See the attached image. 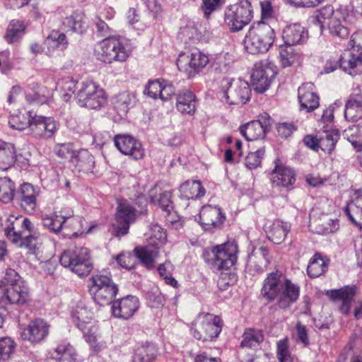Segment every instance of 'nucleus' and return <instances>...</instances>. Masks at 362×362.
<instances>
[{"label":"nucleus","instance_id":"52","mask_svg":"<svg viewBox=\"0 0 362 362\" xmlns=\"http://www.w3.org/2000/svg\"><path fill=\"white\" fill-rule=\"evenodd\" d=\"M89 281V289L90 293H93V290L98 291V289L100 290V288H106V286L114 284L109 274L100 273L95 274L90 278Z\"/></svg>","mask_w":362,"mask_h":362},{"label":"nucleus","instance_id":"23","mask_svg":"<svg viewBox=\"0 0 362 362\" xmlns=\"http://www.w3.org/2000/svg\"><path fill=\"white\" fill-rule=\"evenodd\" d=\"M139 306V300L133 296H127L113 302L112 315L115 317L127 320L133 316Z\"/></svg>","mask_w":362,"mask_h":362},{"label":"nucleus","instance_id":"42","mask_svg":"<svg viewBox=\"0 0 362 362\" xmlns=\"http://www.w3.org/2000/svg\"><path fill=\"white\" fill-rule=\"evenodd\" d=\"M25 30L24 23L20 20H12L6 30L5 35L6 40L8 43H13L17 41L23 35Z\"/></svg>","mask_w":362,"mask_h":362},{"label":"nucleus","instance_id":"35","mask_svg":"<svg viewBox=\"0 0 362 362\" xmlns=\"http://www.w3.org/2000/svg\"><path fill=\"white\" fill-rule=\"evenodd\" d=\"M16 150L11 143L0 140V171H6L16 163Z\"/></svg>","mask_w":362,"mask_h":362},{"label":"nucleus","instance_id":"33","mask_svg":"<svg viewBox=\"0 0 362 362\" xmlns=\"http://www.w3.org/2000/svg\"><path fill=\"white\" fill-rule=\"evenodd\" d=\"M88 27L83 13L74 12L62 21V28L66 32L83 33Z\"/></svg>","mask_w":362,"mask_h":362},{"label":"nucleus","instance_id":"12","mask_svg":"<svg viewBox=\"0 0 362 362\" xmlns=\"http://www.w3.org/2000/svg\"><path fill=\"white\" fill-rule=\"evenodd\" d=\"M214 264L219 269H228L237 262L238 247L235 240L215 246L213 248Z\"/></svg>","mask_w":362,"mask_h":362},{"label":"nucleus","instance_id":"30","mask_svg":"<svg viewBox=\"0 0 362 362\" xmlns=\"http://www.w3.org/2000/svg\"><path fill=\"white\" fill-rule=\"evenodd\" d=\"M17 196L21 202V206L26 211L32 213L35 211L37 206V192L31 184L23 183L21 185Z\"/></svg>","mask_w":362,"mask_h":362},{"label":"nucleus","instance_id":"7","mask_svg":"<svg viewBox=\"0 0 362 362\" xmlns=\"http://www.w3.org/2000/svg\"><path fill=\"white\" fill-rule=\"evenodd\" d=\"M222 329V322L219 317L209 313L199 314L192 325L193 337L202 341L216 338Z\"/></svg>","mask_w":362,"mask_h":362},{"label":"nucleus","instance_id":"31","mask_svg":"<svg viewBox=\"0 0 362 362\" xmlns=\"http://www.w3.org/2000/svg\"><path fill=\"white\" fill-rule=\"evenodd\" d=\"M159 246H153L148 244L146 246L137 247L134 250L136 257L141 263L150 269L153 267L155 262L159 255Z\"/></svg>","mask_w":362,"mask_h":362},{"label":"nucleus","instance_id":"58","mask_svg":"<svg viewBox=\"0 0 362 362\" xmlns=\"http://www.w3.org/2000/svg\"><path fill=\"white\" fill-rule=\"evenodd\" d=\"M276 354L279 362H293L286 339L278 341Z\"/></svg>","mask_w":362,"mask_h":362},{"label":"nucleus","instance_id":"62","mask_svg":"<svg viewBox=\"0 0 362 362\" xmlns=\"http://www.w3.org/2000/svg\"><path fill=\"white\" fill-rule=\"evenodd\" d=\"M221 5V0H202L201 8L204 16L209 18L210 14L218 8Z\"/></svg>","mask_w":362,"mask_h":362},{"label":"nucleus","instance_id":"25","mask_svg":"<svg viewBox=\"0 0 362 362\" xmlns=\"http://www.w3.org/2000/svg\"><path fill=\"white\" fill-rule=\"evenodd\" d=\"M199 222L205 230L219 227L225 220L221 209L211 205L204 206L199 213Z\"/></svg>","mask_w":362,"mask_h":362},{"label":"nucleus","instance_id":"18","mask_svg":"<svg viewBox=\"0 0 362 362\" xmlns=\"http://www.w3.org/2000/svg\"><path fill=\"white\" fill-rule=\"evenodd\" d=\"M209 59L206 54L199 50H194L185 60V56H180L177 65L180 71H184L188 77L194 76L201 71L209 63Z\"/></svg>","mask_w":362,"mask_h":362},{"label":"nucleus","instance_id":"5","mask_svg":"<svg viewBox=\"0 0 362 362\" xmlns=\"http://www.w3.org/2000/svg\"><path fill=\"white\" fill-rule=\"evenodd\" d=\"M351 50L345 51L339 60V66L351 76L362 73V30L354 33L349 42Z\"/></svg>","mask_w":362,"mask_h":362},{"label":"nucleus","instance_id":"49","mask_svg":"<svg viewBox=\"0 0 362 362\" xmlns=\"http://www.w3.org/2000/svg\"><path fill=\"white\" fill-rule=\"evenodd\" d=\"M280 62L283 67H288L296 63L298 59V54L293 46L286 45H281L279 48Z\"/></svg>","mask_w":362,"mask_h":362},{"label":"nucleus","instance_id":"45","mask_svg":"<svg viewBox=\"0 0 362 362\" xmlns=\"http://www.w3.org/2000/svg\"><path fill=\"white\" fill-rule=\"evenodd\" d=\"M148 235V244L153 246H159V248H160L167 240L165 230L158 223H152L150 226Z\"/></svg>","mask_w":362,"mask_h":362},{"label":"nucleus","instance_id":"34","mask_svg":"<svg viewBox=\"0 0 362 362\" xmlns=\"http://www.w3.org/2000/svg\"><path fill=\"white\" fill-rule=\"evenodd\" d=\"M291 225L289 223L284 222L281 220H275L269 227L267 230V237L275 244L282 243L286 235L290 231Z\"/></svg>","mask_w":362,"mask_h":362},{"label":"nucleus","instance_id":"3","mask_svg":"<svg viewBox=\"0 0 362 362\" xmlns=\"http://www.w3.org/2000/svg\"><path fill=\"white\" fill-rule=\"evenodd\" d=\"M274 39V30L271 26L265 23L258 22L248 30L244 40V47L252 54L264 53L269 50Z\"/></svg>","mask_w":362,"mask_h":362},{"label":"nucleus","instance_id":"2","mask_svg":"<svg viewBox=\"0 0 362 362\" xmlns=\"http://www.w3.org/2000/svg\"><path fill=\"white\" fill-rule=\"evenodd\" d=\"M132 47L126 39L110 37L103 40L95 47V54L98 60L111 64L125 62L130 55Z\"/></svg>","mask_w":362,"mask_h":362},{"label":"nucleus","instance_id":"46","mask_svg":"<svg viewBox=\"0 0 362 362\" xmlns=\"http://www.w3.org/2000/svg\"><path fill=\"white\" fill-rule=\"evenodd\" d=\"M16 193V185L8 177H0V202H11Z\"/></svg>","mask_w":362,"mask_h":362},{"label":"nucleus","instance_id":"15","mask_svg":"<svg viewBox=\"0 0 362 362\" xmlns=\"http://www.w3.org/2000/svg\"><path fill=\"white\" fill-rule=\"evenodd\" d=\"M49 332V325L45 320L37 318L28 325L20 327V335L23 341L31 344H37L44 341Z\"/></svg>","mask_w":362,"mask_h":362},{"label":"nucleus","instance_id":"36","mask_svg":"<svg viewBox=\"0 0 362 362\" xmlns=\"http://www.w3.org/2000/svg\"><path fill=\"white\" fill-rule=\"evenodd\" d=\"M148 197L153 204L159 205L163 211L169 213L173 209L170 191L162 192L159 187L155 186L149 190Z\"/></svg>","mask_w":362,"mask_h":362},{"label":"nucleus","instance_id":"54","mask_svg":"<svg viewBox=\"0 0 362 362\" xmlns=\"http://www.w3.org/2000/svg\"><path fill=\"white\" fill-rule=\"evenodd\" d=\"M173 270V265L169 261L165 262L158 267V272L160 276L163 278L165 283L176 288L177 286V281L172 276Z\"/></svg>","mask_w":362,"mask_h":362},{"label":"nucleus","instance_id":"14","mask_svg":"<svg viewBox=\"0 0 362 362\" xmlns=\"http://www.w3.org/2000/svg\"><path fill=\"white\" fill-rule=\"evenodd\" d=\"M6 223L4 234L11 242L31 250L36 248L38 238L36 233L25 234V231H16V226L18 223V219L13 216L8 218Z\"/></svg>","mask_w":362,"mask_h":362},{"label":"nucleus","instance_id":"50","mask_svg":"<svg viewBox=\"0 0 362 362\" xmlns=\"http://www.w3.org/2000/svg\"><path fill=\"white\" fill-rule=\"evenodd\" d=\"M315 222L317 224L316 231L318 233H331L335 232L339 228L338 221L331 218L327 215H322Z\"/></svg>","mask_w":362,"mask_h":362},{"label":"nucleus","instance_id":"13","mask_svg":"<svg viewBox=\"0 0 362 362\" xmlns=\"http://www.w3.org/2000/svg\"><path fill=\"white\" fill-rule=\"evenodd\" d=\"M115 222L112 224L115 234L119 237L128 233L129 225L136 217V209L127 201L118 200Z\"/></svg>","mask_w":362,"mask_h":362},{"label":"nucleus","instance_id":"16","mask_svg":"<svg viewBox=\"0 0 362 362\" xmlns=\"http://www.w3.org/2000/svg\"><path fill=\"white\" fill-rule=\"evenodd\" d=\"M30 300L29 288L24 283L2 285L0 287V303L24 305Z\"/></svg>","mask_w":362,"mask_h":362},{"label":"nucleus","instance_id":"32","mask_svg":"<svg viewBox=\"0 0 362 362\" xmlns=\"http://www.w3.org/2000/svg\"><path fill=\"white\" fill-rule=\"evenodd\" d=\"M176 108L182 114L193 115L196 111V97L190 90H184L177 95Z\"/></svg>","mask_w":362,"mask_h":362},{"label":"nucleus","instance_id":"55","mask_svg":"<svg viewBox=\"0 0 362 362\" xmlns=\"http://www.w3.org/2000/svg\"><path fill=\"white\" fill-rule=\"evenodd\" d=\"M16 344L10 337L0 338V362L8 360L15 349Z\"/></svg>","mask_w":362,"mask_h":362},{"label":"nucleus","instance_id":"4","mask_svg":"<svg viewBox=\"0 0 362 362\" xmlns=\"http://www.w3.org/2000/svg\"><path fill=\"white\" fill-rule=\"evenodd\" d=\"M60 263L79 276L88 275L93 269L89 250L84 247H74L64 251Z\"/></svg>","mask_w":362,"mask_h":362},{"label":"nucleus","instance_id":"57","mask_svg":"<svg viewBox=\"0 0 362 362\" xmlns=\"http://www.w3.org/2000/svg\"><path fill=\"white\" fill-rule=\"evenodd\" d=\"M61 221L57 216V211L54 214L44 216L42 219L43 226L54 233L59 232L62 228Z\"/></svg>","mask_w":362,"mask_h":362},{"label":"nucleus","instance_id":"47","mask_svg":"<svg viewBox=\"0 0 362 362\" xmlns=\"http://www.w3.org/2000/svg\"><path fill=\"white\" fill-rule=\"evenodd\" d=\"M53 357L67 362H79V358L74 347L68 343H62L55 349Z\"/></svg>","mask_w":362,"mask_h":362},{"label":"nucleus","instance_id":"24","mask_svg":"<svg viewBox=\"0 0 362 362\" xmlns=\"http://www.w3.org/2000/svg\"><path fill=\"white\" fill-rule=\"evenodd\" d=\"M283 282L278 294L276 304L280 308L284 309L297 300L300 294V287L286 276Z\"/></svg>","mask_w":362,"mask_h":362},{"label":"nucleus","instance_id":"28","mask_svg":"<svg viewBox=\"0 0 362 362\" xmlns=\"http://www.w3.org/2000/svg\"><path fill=\"white\" fill-rule=\"evenodd\" d=\"M330 299L338 303L339 310L343 314H348L351 308V303L355 296V289L353 287L346 286L337 290L327 291Z\"/></svg>","mask_w":362,"mask_h":362},{"label":"nucleus","instance_id":"40","mask_svg":"<svg viewBox=\"0 0 362 362\" xmlns=\"http://www.w3.org/2000/svg\"><path fill=\"white\" fill-rule=\"evenodd\" d=\"M328 262L320 255L315 254L307 267L308 274L312 278H316L322 275L327 269Z\"/></svg>","mask_w":362,"mask_h":362},{"label":"nucleus","instance_id":"22","mask_svg":"<svg viewBox=\"0 0 362 362\" xmlns=\"http://www.w3.org/2000/svg\"><path fill=\"white\" fill-rule=\"evenodd\" d=\"M274 168L270 174V180L274 187H288L296 181L293 170L284 165L279 159L274 161Z\"/></svg>","mask_w":362,"mask_h":362},{"label":"nucleus","instance_id":"59","mask_svg":"<svg viewBox=\"0 0 362 362\" xmlns=\"http://www.w3.org/2000/svg\"><path fill=\"white\" fill-rule=\"evenodd\" d=\"M264 155V150L258 149L255 152H250L245 158V165L248 169H255L259 166L262 159Z\"/></svg>","mask_w":362,"mask_h":362},{"label":"nucleus","instance_id":"41","mask_svg":"<svg viewBox=\"0 0 362 362\" xmlns=\"http://www.w3.org/2000/svg\"><path fill=\"white\" fill-rule=\"evenodd\" d=\"M135 103V96L129 92L119 93L115 98V109L121 115H125Z\"/></svg>","mask_w":362,"mask_h":362},{"label":"nucleus","instance_id":"44","mask_svg":"<svg viewBox=\"0 0 362 362\" xmlns=\"http://www.w3.org/2000/svg\"><path fill=\"white\" fill-rule=\"evenodd\" d=\"M339 136L336 130L325 132L319 136V148L325 153H330L334 149Z\"/></svg>","mask_w":362,"mask_h":362},{"label":"nucleus","instance_id":"48","mask_svg":"<svg viewBox=\"0 0 362 362\" xmlns=\"http://www.w3.org/2000/svg\"><path fill=\"white\" fill-rule=\"evenodd\" d=\"M263 334L260 330L248 329L243 335L242 347L256 348L262 341Z\"/></svg>","mask_w":362,"mask_h":362},{"label":"nucleus","instance_id":"37","mask_svg":"<svg viewBox=\"0 0 362 362\" xmlns=\"http://www.w3.org/2000/svg\"><path fill=\"white\" fill-rule=\"evenodd\" d=\"M180 197L183 199H197L205 194V189L198 180L186 181L180 187Z\"/></svg>","mask_w":362,"mask_h":362},{"label":"nucleus","instance_id":"56","mask_svg":"<svg viewBox=\"0 0 362 362\" xmlns=\"http://www.w3.org/2000/svg\"><path fill=\"white\" fill-rule=\"evenodd\" d=\"M76 150L74 148L73 144L70 143L67 144H57L54 147V153L60 158L67 159L70 160L74 156Z\"/></svg>","mask_w":362,"mask_h":362},{"label":"nucleus","instance_id":"39","mask_svg":"<svg viewBox=\"0 0 362 362\" xmlns=\"http://www.w3.org/2000/svg\"><path fill=\"white\" fill-rule=\"evenodd\" d=\"M71 163L78 167L79 170H90L94 163V158L90 152L85 149L76 151Z\"/></svg>","mask_w":362,"mask_h":362},{"label":"nucleus","instance_id":"53","mask_svg":"<svg viewBox=\"0 0 362 362\" xmlns=\"http://www.w3.org/2000/svg\"><path fill=\"white\" fill-rule=\"evenodd\" d=\"M45 44L49 48L60 47L61 49H63L66 47L68 41L65 34L53 30L45 40Z\"/></svg>","mask_w":362,"mask_h":362},{"label":"nucleus","instance_id":"8","mask_svg":"<svg viewBox=\"0 0 362 362\" xmlns=\"http://www.w3.org/2000/svg\"><path fill=\"white\" fill-rule=\"evenodd\" d=\"M76 99L78 105L89 109L100 107L106 100L103 89L92 81L81 83L76 94Z\"/></svg>","mask_w":362,"mask_h":362},{"label":"nucleus","instance_id":"6","mask_svg":"<svg viewBox=\"0 0 362 362\" xmlns=\"http://www.w3.org/2000/svg\"><path fill=\"white\" fill-rule=\"evenodd\" d=\"M93 313L82 304H78L71 312V318L75 325L84 333L86 340L95 352L104 348V344L97 341L98 327L91 325Z\"/></svg>","mask_w":362,"mask_h":362},{"label":"nucleus","instance_id":"63","mask_svg":"<svg viewBox=\"0 0 362 362\" xmlns=\"http://www.w3.org/2000/svg\"><path fill=\"white\" fill-rule=\"evenodd\" d=\"M358 208L361 209L362 211V195L358 196L354 201L348 204L344 210L349 219L354 223H358V221H356L354 214H351V209L358 211Z\"/></svg>","mask_w":362,"mask_h":362},{"label":"nucleus","instance_id":"19","mask_svg":"<svg viewBox=\"0 0 362 362\" xmlns=\"http://www.w3.org/2000/svg\"><path fill=\"white\" fill-rule=\"evenodd\" d=\"M56 130V123L52 117L33 114L28 131L35 137L49 139Z\"/></svg>","mask_w":362,"mask_h":362},{"label":"nucleus","instance_id":"26","mask_svg":"<svg viewBox=\"0 0 362 362\" xmlns=\"http://www.w3.org/2000/svg\"><path fill=\"white\" fill-rule=\"evenodd\" d=\"M344 117L351 122L362 118V86L354 89L346 103Z\"/></svg>","mask_w":362,"mask_h":362},{"label":"nucleus","instance_id":"9","mask_svg":"<svg viewBox=\"0 0 362 362\" xmlns=\"http://www.w3.org/2000/svg\"><path fill=\"white\" fill-rule=\"evenodd\" d=\"M252 18L251 5L248 0L229 6L225 12V23L232 31H239Z\"/></svg>","mask_w":362,"mask_h":362},{"label":"nucleus","instance_id":"1","mask_svg":"<svg viewBox=\"0 0 362 362\" xmlns=\"http://www.w3.org/2000/svg\"><path fill=\"white\" fill-rule=\"evenodd\" d=\"M354 19L353 13L346 8L341 7L334 11L332 6H326L318 11L313 23L320 26L321 31L327 26L334 37L346 39L349 31L342 22L352 23Z\"/></svg>","mask_w":362,"mask_h":362},{"label":"nucleus","instance_id":"17","mask_svg":"<svg viewBox=\"0 0 362 362\" xmlns=\"http://www.w3.org/2000/svg\"><path fill=\"white\" fill-rule=\"evenodd\" d=\"M271 117L264 113L257 120L251 121L240 127V134L247 141L263 139L271 127Z\"/></svg>","mask_w":362,"mask_h":362},{"label":"nucleus","instance_id":"61","mask_svg":"<svg viewBox=\"0 0 362 362\" xmlns=\"http://www.w3.org/2000/svg\"><path fill=\"white\" fill-rule=\"evenodd\" d=\"M144 93L152 98H160V93H162V82L159 80L149 81L146 86Z\"/></svg>","mask_w":362,"mask_h":362},{"label":"nucleus","instance_id":"64","mask_svg":"<svg viewBox=\"0 0 362 362\" xmlns=\"http://www.w3.org/2000/svg\"><path fill=\"white\" fill-rule=\"evenodd\" d=\"M117 263L123 268L132 269L135 265V258L132 255L122 253L117 257Z\"/></svg>","mask_w":362,"mask_h":362},{"label":"nucleus","instance_id":"60","mask_svg":"<svg viewBox=\"0 0 362 362\" xmlns=\"http://www.w3.org/2000/svg\"><path fill=\"white\" fill-rule=\"evenodd\" d=\"M57 87L61 91H64L63 95L65 100H68L70 97V93H74L76 84L74 81L69 78H63L61 81L58 82Z\"/></svg>","mask_w":362,"mask_h":362},{"label":"nucleus","instance_id":"43","mask_svg":"<svg viewBox=\"0 0 362 362\" xmlns=\"http://www.w3.org/2000/svg\"><path fill=\"white\" fill-rule=\"evenodd\" d=\"M33 114L34 113L30 111L23 114H21V112L11 114L9 117L8 123L11 127L14 129L20 131L25 129H29V125L31 122Z\"/></svg>","mask_w":362,"mask_h":362},{"label":"nucleus","instance_id":"51","mask_svg":"<svg viewBox=\"0 0 362 362\" xmlns=\"http://www.w3.org/2000/svg\"><path fill=\"white\" fill-rule=\"evenodd\" d=\"M156 356L153 345L141 346L135 351L133 356L134 362H150Z\"/></svg>","mask_w":362,"mask_h":362},{"label":"nucleus","instance_id":"27","mask_svg":"<svg viewBox=\"0 0 362 362\" xmlns=\"http://www.w3.org/2000/svg\"><path fill=\"white\" fill-rule=\"evenodd\" d=\"M298 100L300 103V110L306 112H311L319 106V97L315 92L313 83L303 84L298 88Z\"/></svg>","mask_w":362,"mask_h":362},{"label":"nucleus","instance_id":"38","mask_svg":"<svg viewBox=\"0 0 362 362\" xmlns=\"http://www.w3.org/2000/svg\"><path fill=\"white\" fill-rule=\"evenodd\" d=\"M118 292V288L114 283L106 288L94 291L91 295L95 302L100 305H109Z\"/></svg>","mask_w":362,"mask_h":362},{"label":"nucleus","instance_id":"11","mask_svg":"<svg viewBox=\"0 0 362 362\" xmlns=\"http://www.w3.org/2000/svg\"><path fill=\"white\" fill-rule=\"evenodd\" d=\"M276 73V66L269 62L256 64L251 74V84L254 90L259 93L265 92Z\"/></svg>","mask_w":362,"mask_h":362},{"label":"nucleus","instance_id":"10","mask_svg":"<svg viewBox=\"0 0 362 362\" xmlns=\"http://www.w3.org/2000/svg\"><path fill=\"white\" fill-rule=\"evenodd\" d=\"M225 87L227 88L223 91V95L229 105L245 104L250 98V88L245 81L224 78L222 88Z\"/></svg>","mask_w":362,"mask_h":362},{"label":"nucleus","instance_id":"29","mask_svg":"<svg viewBox=\"0 0 362 362\" xmlns=\"http://www.w3.org/2000/svg\"><path fill=\"white\" fill-rule=\"evenodd\" d=\"M282 38L284 44L296 45L305 42L308 38V34L305 28L298 23L287 25L283 30Z\"/></svg>","mask_w":362,"mask_h":362},{"label":"nucleus","instance_id":"21","mask_svg":"<svg viewBox=\"0 0 362 362\" xmlns=\"http://www.w3.org/2000/svg\"><path fill=\"white\" fill-rule=\"evenodd\" d=\"M284 276H285L279 271L268 274L261 289V294L264 299L269 302L277 301L278 294L284 283L283 280Z\"/></svg>","mask_w":362,"mask_h":362},{"label":"nucleus","instance_id":"20","mask_svg":"<svg viewBox=\"0 0 362 362\" xmlns=\"http://www.w3.org/2000/svg\"><path fill=\"white\" fill-rule=\"evenodd\" d=\"M115 144L123 154L132 156L136 160L141 159L144 156V149L141 143L130 135H117Z\"/></svg>","mask_w":362,"mask_h":362}]
</instances>
